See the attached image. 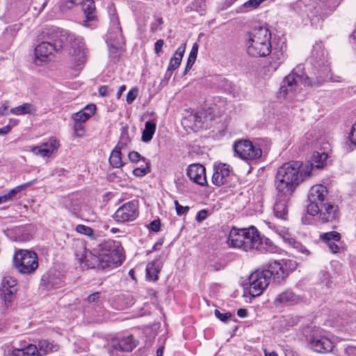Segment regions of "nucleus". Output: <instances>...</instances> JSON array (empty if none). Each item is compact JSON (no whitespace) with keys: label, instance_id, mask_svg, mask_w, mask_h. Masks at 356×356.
I'll use <instances>...</instances> for the list:
<instances>
[{"label":"nucleus","instance_id":"7","mask_svg":"<svg viewBox=\"0 0 356 356\" xmlns=\"http://www.w3.org/2000/svg\"><path fill=\"white\" fill-rule=\"evenodd\" d=\"M108 12L110 17V28L107 34L108 45L118 51L123 47L124 39L122 34L116 10L113 5L108 7Z\"/></svg>","mask_w":356,"mask_h":356},{"label":"nucleus","instance_id":"16","mask_svg":"<svg viewBox=\"0 0 356 356\" xmlns=\"http://www.w3.org/2000/svg\"><path fill=\"white\" fill-rule=\"evenodd\" d=\"M138 216V205L135 202H128L122 205L114 214V218L118 222L133 221Z\"/></svg>","mask_w":356,"mask_h":356},{"label":"nucleus","instance_id":"58","mask_svg":"<svg viewBox=\"0 0 356 356\" xmlns=\"http://www.w3.org/2000/svg\"><path fill=\"white\" fill-rule=\"evenodd\" d=\"M303 6L304 7L305 6V4L304 1H298L296 3L294 4L293 9L297 13H302V12H304V10L302 9Z\"/></svg>","mask_w":356,"mask_h":356},{"label":"nucleus","instance_id":"30","mask_svg":"<svg viewBox=\"0 0 356 356\" xmlns=\"http://www.w3.org/2000/svg\"><path fill=\"white\" fill-rule=\"evenodd\" d=\"M95 110L96 106L95 104L87 105L82 110L74 114V121L84 123L95 114Z\"/></svg>","mask_w":356,"mask_h":356},{"label":"nucleus","instance_id":"37","mask_svg":"<svg viewBox=\"0 0 356 356\" xmlns=\"http://www.w3.org/2000/svg\"><path fill=\"white\" fill-rule=\"evenodd\" d=\"M159 270V264L157 261L149 263L146 267L147 276L149 280L155 281L158 279Z\"/></svg>","mask_w":356,"mask_h":356},{"label":"nucleus","instance_id":"36","mask_svg":"<svg viewBox=\"0 0 356 356\" xmlns=\"http://www.w3.org/2000/svg\"><path fill=\"white\" fill-rule=\"evenodd\" d=\"M109 163L113 168H121L124 165V163L122 160L121 149L115 147L111 152L109 157Z\"/></svg>","mask_w":356,"mask_h":356},{"label":"nucleus","instance_id":"25","mask_svg":"<svg viewBox=\"0 0 356 356\" xmlns=\"http://www.w3.org/2000/svg\"><path fill=\"white\" fill-rule=\"evenodd\" d=\"M195 126L202 128H207L213 120V115L210 109L201 110L192 115Z\"/></svg>","mask_w":356,"mask_h":356},{"label":"nucleus","instance_id":"63","mask_svg":"<svg viewBox=\"0 0 356 356\" xmlns=\"http://www.w3.org/2000/svg\"><path fill=\"white\" fill-rule=\"evenodd\" d=\"M11 131V127L6 125L2 128H0V135L4 136L8 134Z\"/></svg>","mask_w":356,"mask_h":356},{"label":"nucleus","instance_id":"6","mask_svg":"<svg viewBox=\"0 0 356 356\" xmlns=\"http://www.w3.org/2000/svg\"><path fill=\"white\" fill-rule=\"evenodd\" d=\"M97 254H99L110 268L122 264L124 257L122 254V248L118 241H105L99 245Z\"/></svg>","mask_w":356,"mask_h":356},{"label":"nucleus","instance_id":"38","mask_svg":"<svg viewBox=\"0 0 356 356\" xmlns=\"http://www.w3.org/2000/svg\"><path fill=\"white\" fill-rule=\"evenodd\" d=\"M75 230L77 233L88 236L90 239H96V234L94 230L86 225H78L75 227Z\"/></svg>","mask_w":356,"mask_h":356},{"label":"nucleus","instance_id":"23","mask_svg":"<svg viewBox=\"0 0 356 356\" xmlns=\"http://www.w3.org/2000/svg\"><path fill=\"white\" fill-rule=\"evenodd\" d=\"M327 159V154L326 153L314 152L311 163L303 166L305 170H307V176L314 175L316 170L322 169L325 165Z\"/></svg>","mask_w":356,"mask_h":356},{"label":"nucleus","instance_id":"9","mask_svg":"<svg viewBox=\"0 0 356 356\" xmlns=\"http://www.w3.org/2000/svg\"><path fill=\"white\" fill-rule=\"evenodd\" d=\"M273 280V275L268 266L265 270H257L249 277V293L253 297L260 296L268 286L270 280Z\"/></svg>","mask_w":356,"mask_h":356},{"label":"nucleus","instance_id":"12","mask_svg":"<svg viewBox=\"0 0 356 356\" xmlns=\"http://www.w3.org/2000/svg\"><path fill=\"white\" fill-rule=\"evenodd\" d=\"M277 172L291 179V182L296 181L300 184L304 177L307 176V170H305L302 163L299 161H291L284 163L280 166Z\"/></svg>","mask_w":356,"mask_h":356},{"label":"nucleus","instance_id":"33","mask_svg":"<svg viewBox=\"0 0 356 356\" xmlns=\"http://www.w3.org/2000/svg\"><path fill=\"white\" fill-rule=\"evenodd\" d=\"M10 113L16 115L26 114L35 115L37 114V108L31 103H24L20 106L11 108L10 110Z\"/></svg>","mask_w":356,"mask_h":356},{"label":"nucleus","instance_id":"20","mask_svg":"<svg viewBox=\"0 0 356 356\" xmlns=\"http://www.w3.org/2000/svg\"><path fill=\"white\" fill-rule=\"evenodd\" d=\"M60 146L58 140L56 139H49L47 142L38 146H32L31 151L35 155H40L43 157H50L56 153Z\"/></svg>","mask_w":356,"mask_h":356},{"label":"nucleus","instance_id":"61","mask_svg":"<svg viewBox=\"0 0 356 356\" xmlns=\"http://www.w3.org/2000/svg\"><path fill=\"white\" fill-rule=\"evenodd\" d=\"M198 44L195 42L193 44L192 49L191 50L189 56L191 58H197V52H198Z\"/></svg>","mask_w":356,"mask_h":356},{"label":"nucleus","instance_id":"48","mask_svg":"<svg viewBox=\"0 0 356 356\" xmlns=\"http://www.w3.org/2000/svg\"><path fill=\"white\" fill-rule=\"evenodd\" d=\"M87 300L89 303H94L95 305H99L101 304V298H100V293L95 292L92 294H90Z\"/></svg>","mask_w":356,"mask_h":356},{"label":"nucleus","instance_id":"55","mask_svg":"<svg viewBox=\"0 0 356 356\" xmlns=\"http://www.w3.org/2000/svg\"><path fill=\"white\" fill-rule=\"evenodd\" d=\"M161 227V222L159 220H154L152 221L149 225V228L155 232H157L159 231Z\"/></svg>","mask_w":356,"mask_h":356},{"label":"nucleus","instance_id":"41","mask_svg":"<svg viewBox=\"0 0 356 356\" xmlns=\"http://www.w3.org/2000/svg\"><path fill=\"white\" fill-rule=\"evenodd\" d=\"M35 182V180H33V181H29V182H26L24 184H22V185H19L15 188H13V189H11L7 194V195L9 197V199L11 200L13 199V197L16 195L18 193H19L20 191H22V190L26 188L27 187L29 186H31L33 183Z\"/></svg>","mask_w":356,"mask_h":356},{"label":"nucleus","instance_id":"62","mask_svg":"<svg viewBox=\"0 0 356 356\" xmlns=\"http://www.w3.org/2000/svg\"><path fill=\"white\" fill-rule=\"evenodd\" d=\"M196 58H191L188 56L187 60V63L185 68V72H186L188 70H191L193 64L195 63Z\"/></svg>","mask_w":356,"mask_h":356},{"label":"nucleus","instance_id":"35","mask_svg":"<svg viewBox=\"0 0 356 356\" xmlns=\"http://www.w3.org/2000/svg\"><path fill=\"white\" fill-rule=\"evenodd\" d=\"M156 124L154 121H147L145 122V129L142 133L141 140L143 142L147 143L150 141L156 131Z\"/></svg>","mask_w":356,"mask_h":356},{"label":"nucleus","instance_id":"3","mask_svg":"<svg viewBox=\"0 0 356 356\" xmlns=\"http://www.w3.org/2000/svg\"><path fill=\"white\" fill-rule=\"evenodd\" d=\"M271 33L266 26L254 27L249 33L245 45L248 54L253 57H265L272 50Z\"/></svg>","mask_w":356,"mask_h":356},{"label":"nucleus","instance_id":"26","mask_svg":"<svg viewBox=\"0 0 356 356\" xmlns=\"http://www.w3.org/2000/svg\"><path fill=\"white\" fill-rule=\"evenodd\" d=\"M327 194V191L325 186L321 184L313 186L308 195V202H318L321 205H323Z\"/></svg>","mask_w":356,"mask_h":356},{"label":"nucleus","instance_id":"24","mask_svg":"<svg viewBox=\"0 0 356 356\" xmlns=\"http://www.w3.org/2000/svg\"><path fill=\"white\" fill-rule=\"evenodd\" d=\"M330 72V65L327 63H323V65L320 66V68L317 70L316 80H311L312 86H318L327 81H331L333 82L341 81V77L337 76L334 78Z\"/></svg>","mask_w":356,"mask_h":356},{"label":"nucleus","instance_id":"39","mask_svg":"<svg viewBox=\"0 0 356 356\" xmlns=\"http://www.w3.org/2000/svg\"><path fill=\"white\" fill-rule=\"evenodd\" d=\"M321 238L325 243L328 241H339L341 239V235L337 232H326L321 235Z\"/></svg>","mask_w":356,"mask_h":356},{"label":"nucleus","instance_id":"47","mask_svg":"<svg viewBox=\"0 0 356 356\" xmlns=\"http://www.w3.org/2000/svg\"><path fill=\"white\" fill-rule=\"evenodd\" d=\"M174 204L178 216L185 215L189 211L188 207L181 206L177 200H175Z\"/></svg>","mask_w":356,"mask_h":356},{"label":"nucleus","instance_id":"5","mask_svg":"<svg viewBox=\"0 0 356 356\" xmlns=\"http://www.w3.org/2000/svg\"><path fill=\"white\" fill-rule=\"evenodd\" d=\"M13 265L16 270L22 275H31L38 268V254L31 250L19 249L15 252Z\"/></svg>","mask_w":356,"mask_h":356},{"label":"nucleus","instance_id":"44","mask_svg":"<svg viewBox=\"0 0 356 356\" xmlns=\"http://www.w3.org/2000/svg\"><path fill=\"white\" fill-rule=\"evenodd\" d=\"M145 166H140L134 170L133 173L136 177H143L150 172L147 163L145 161Z\"/></svg>","mask_w":356,"mask_h":356},{"label":"nucleus","instance_id":"10","mask_svg":"<svg viewBox=\"0 0 356 356\" xmlns=\"http://www.w3.org/2000/svg\"><path fill=\"white\" fill-rule=\"evenodd\" d=\"M305 332L307 340L314 351L322 353L332 350V342L322 334V330L319 327H308Z\"/></svg>","mask_w":356,"mask_h":356},{"label":"nucleus","instance_id":"18","mask_svg":"<svg viewBox=\"0 0 356 356\" xmlns=\"http://www.w3.org/2000/svg\"><path fill=\"white\" fill-rule=\"evenodd\" d=\"M137 346L131 335L112 340L109 353L111 356H118V352H130Z\"/></svg>","mask_w":356,"mask_h":356},{"label":"nucleus","instance_id":"59","mask_svg":"<svg viewBox=\"0 0 356 356\" xmlns=\"http://www.w3.org/2000/svg\"><path fill=\"white\" fill-rule=\"evenodd\" d=\"M349 138L353 143L356 144V122L353 125Z\"/></svg>","mask_w":356,"mask_h":356},{"label":"nucleus","instance_id":"11","mask_svg":"<svg viewBox=\"0 0 356 356\" xmlns=\"http://www.w3.org/2000/svg\"><path fill=\"white\" fill-rule=\"evenodd\" d=\"M235 153L243 160L253 161L259 159L262 155L261 149L257 145L248 140L236 142L234 145Z\"/></svg>","mask_w":356,"mask_h":356},{"label":"nucleus","instance_id":"15","mask_svg":"<svg viewBox=\"0 0 356 356\" xmlns=\"http://www.w3.org/2000/svg\"><path fill=\"white\" fill-rule=\"evenodd\" d=\"M84 250H86L84 248ZM97 250H94L93 252L84 250V254L79 255L76 253V256L81 264H84L89 268H97V269H105L110 268L109 264L105 262V260L102 258L99 254L98 255Z\"/></svg>","mask_w":356,"mask_h":356},{"label":"nucleus","instance_id":"28","mask_svg":"<svg viewBox=\"0 0 356 356\" xmlns=\"http://www.w3.org/2000/svg\"><path fill=\"white\" fill-rule=\"evenodd\" d=\"M82 8L85 15L86 19L83 22V25L89 27L90 25L88 24L90 22L96 20L95 15V5L92 0H83Z\"/></svg>","mask_w":356,"mask_h":356},{"label":"nucleus","instance_id":"51","mask_svg":"<svg viewBox=\"0 0 356 356\" xmlns=\"http://www.w3.org/2000/svg\"><path fill=\"white\" fill-rule=\"evenodd\" d=\"M215 316L220 321L225 322L232 316V314L230 312L221 313L219 310L216 309Z\"/></svg>","mask_w":356,"mask_h":356},{"label":"nucleus","instance_id":"45","mask_svg":"<svg viewBox=\"0 0 356 356\" xmlns=\"http://www.w3.org/2000/svg\"><path fill=\"white\" fill-rule=\"evenodd\" d=\"M74 131L75 134L81 137L84 135L85 133V129L83 126V123L75 122L74 123Z\"/></svg>","mask_w":356,"mask_h":356},{"label":"nucleus","instance_id":"2","mask_svg":"<svg viewBox=\"0 0 356 356\" xmlns=\"http://www.w3.org/2000/svg\"><path fill=\"white\" fill-rule=\"evenodd\" d=\"M227 243L229 247L242 249L244 251L257 250L261 252H273L274 248L264 243L257 229L253 226L249 228H232Z\"/></svg>","mask_w":356,"mask_h":356},{"label":"nucleus","instance_id":"13","mask_svg":"<svg viewBox=\"0 0 356 356\" xmlns=\"http://www.w3.org/2000/svg\"><path fill=\"white\" fill-rule=\"evenodd\" d=\"M269 268L273 275V281L281 283L291 272L296 268L297 264L293 260L282 259L273 261L269 264Z\"/></svg>","mask_w":356,"mask_h":356},{"label":"nucleus","instance_id":"42","mask_svg":"<svg viewBox=\"0 0 356 356\" xmlns=\"http://www.w3.org/2000/svg\"><path fill=\"white\" fill-rule=\"evenodd\" d=\"M42 281H44L47 288L57 287L60 285L61 282L60 279L56 278L51 275H48L47 277L44 276L42 278Z\"/></svg>","mask_w":356,"mask_h":356},{"label":"nucleus","instance_id":"57","mask_svg":"<svg viewBox=\"0 0 356 356\" xmlns=\"http://www.w3.org/2000/svg\"><path fill=\"white\" fill-rule=\"evenodd\" d=\"M336 241H328V243H327V247L329 248L330 250L332 252V253H337L339 250V247L338 246V245H337L335 243Z\"/></svg>","mask_w":356,"mask_h":356},{"label":"nucleus","instance_id":"27","mask_svg":"<svg viewBox=\"0 0 356 356\" xmlns=\"http://www.w3.org/2000/svg\"><path fill=\"white\" fill-rule=\"evenodd\" d=\"M290 198L291 197H284L277 194V200L274 205V213L277 218H286L288 213V203Z\"/></svg>","mask_w":356,"mask_h":356},{"label":"nucleus","instance_id":"52","mask_svg":"<svg viewBox=\"0 0 356 356\" xmlns=\"http://www.w3.org/2000/svg\"><path fill=\"white\" fill-rule=\"evenodd\" d=\"M113 90L110 89L107 86H102L99 88V94L102 97H107L110 95Z\"/></svg>","mask_w":356,"mask_h":356},{"label":"nucleus","instance_id":"14","mask_svg":"<svg viewBox=\"0 0 356 356\" xmlns=\"http://www.w3.org/2000/svg\"><path fill=\"white\" fill-rule=\"evenodd\" d=\"M17 280L9 275L3 277L1 281L0 295L6 307H8L15 299L17 291Z\"/></svg>","mask_w":356,"mask_h":356},{"label":"nucleus","instance_id":"32","mask_svg":"<svg viewBox=\"0 0 356 356\" xmlns=\"http://www.w3.org/2000/svg\"><path fill=\"white\" fill-rule=\"evenodd\" d=\"M297 300V296L293 292L290 290H286L276 297L274 300V304L276 306L286 304H294Z\"/></svg>","mask_w":356,"mask_h":356},{"label":"nucleus","instance_id":"50","mask_svg":"<svg viewBox=\"0 0 356 356\" xmlns=\"http://www.w3.org/2000/svg\"><path fill=\"white\" fill-rule=\"evenodd\" d=\"M129 159L131 162H138L143 160L145 162L146 159L141 156V155L137 152H131L129 153Z\"/></svg>","mask_w":356,"mask_h":356},{"label":"nucleus","instance_id":"56","mask_svg":"<svg viewBox=\"0 0 356 356\" xmlns=\"http://www.w3.org/2000/svg\"><path fill=\"white\" fill-rule=\"evenodd\" d=\"M207 211L204 209H202L197 212L195 218L198 222H201V221L205 220L207 218Z\"/></svg>","mask_w":356,"mask_h":356},{"label":"nucleus","instance_id":"29","mask_svg":"<svg viewBox=\"0 0 356 356\" xmlns=\"http://www.w3.org/2000/svg\"><path fill=\"white\" fill-rule=\"evenodd\" d=\"M320 216L325 222L332 221L337 217V207L330 204L323 203L321 205Z\"/></svg>","mask_w":356,"mask_h":356},{"label":"nucleus","instance_id":"54","mask_svg":"<svg viewBox=\"0 0 356 356\" xmlns=\"http://www.w3.org/2000/svg\"><path fill=\"white\" fill-rule=\"evenodd\" d=\"M164 41L163 40H158L154 44V51L155 54L158 56L162 52V47L163 46Z\"/></svg>","mask_w":356,"mask_h":356},{"label":"nucleus","instance_id":"60","mask_svg":"<svg viewBox=\"0 0 356 356\" xmlns=\"http://www.w3.org/2000/svg\"><path fill=\"white\" fill-rule=\"evenodd\" d=\"M286 321L289 326H293L298 323L300 318L298 316H289Z\"/></svg>","mask_w":356,"mask_h":356},{"label":"nucleus","instance_id":"53","mask_svg":"<svg viewBox=\"0 0 356 356\" xmlns=\"http://www.w3.org/2000/svg\"><path fill=\"white\" fill-rule=\"evenodd\" d=\"M10 107V103L8 102H6L3 104H2L0 106V115L1 116H6L10 113V111H8V108Z\"/></svg>","mask_w":356,"mask_h":356},{"label":"nucleus","instance_id":"46","mask_svg":"<svg viewBox=\"0 0 356 356\" xmlns=\"http://www.w3.org/2000/svg\"><path fill=\"white\" fill-rule=\"evenodd\" d=\"M131 142V140L127 134H122L120 137V140L118 142L116 147L120 149H123L126 145H127Z\"/></svg>","mask_w":356,"mask_h":356},{"label":"nucleus","instance_id":"31","mask_svg":"<svg viewBox=\"0 0 356 356\" xmlns=\"http://www.w3.org/2000/svg\"><path fill=\"white\" fill-rule=\"evenodd\" d=\"M186 49V44H182L180 45L177 51H175L174 56L170 58L169 65L168 67V71L166 74L172 71L177 69L181 62L182 58L184 56V52Z\"/></svg>","mask_w":356,"mask_h":356},{"label":"nucleus","instance_id":"22","mask_svg":"<svg viewBox=\"0 0 356 356\" xmlns=\"http://www.w3.org/2000/svg\"><path fill=\"white\" fill-rule=\"evenodd\" d=\"M275 232L281 238L282 240L289 244V245L299 249L300 252L306 254L307 255L309 254V251L307 250L305 247H303L300 243L297 242L295 238L291 236V234L289 232L288 229L284 227L280 226H275L274 227Z\"/></svg>","mask_w":356,"mask_h":356},{"label":"nucleus","instance_id":"64","mask_svg":"<svg viewBox=\"0 0 356 356\" xmlns=\"http://www.w3.org/2000/svg\"><path fill=\"white\" fill-rule=\"evenodd\" d=\"M346 353L348 355H356V348L352 347V346H349V347L346 348Z\"/></svg>","mask_w":356,"mask_h":356},{"label":"nucleus","instance_id":"21","mask_svg":"<svg viewBox=\"0 0 356 356\" xmlns=\"http://www.w3.org/2000/svg\"><path fill=\"white\" fill-rule=\"evenodd\" d=\"M187 176L198 185L207 184L205 168L201 164H191L187 168Z\"/></svg>","mask_w":356,"mask_h":356},{"label":"nucleus","instance_id":"43","mask_svg":"<svg viewBox=\"0 0 356 356\" xmlns=\"http://www.w3.org/2000/svg\"><path fill=\"white\" fill-rule=\"evenodd\" d=\"M321 205L318 202H309L307 205V213L311 216H315L321 213Z\"/></svg>","mask_w":356,"mask_h":356},{"label":"nucleus","instance_id":"40","mask_svg":"<svg viewBox=\"0 0 356 356\" xmlns=\"http://www.w3.org/2000/svg\"><path fill=\"white\" fill-rule=\"evenodd\" d=\"M83 0H62L60 1V9L62 10H70L74 7L81 5Z\"/></svg>","mask_w":356,"mask_h":356},{"label":"nucleus","instance_id":"34","mask_svg":"<svg viewBox=\"0 0 356 356\" xmlns=\"http://www.w3.org/2000/svg\"><path fill=\"white\" fill-rule=\"evenodd\" d=\"M285 51L286 45L284 46L282 44L280 50L275 49L273 52L270 56L271 60L270 61V65L272 68L276 70L278 66L286 58Z\"/></svg>","mask_w":356,"mask_h":356},{"label":"nucleus","instance_id":"49","mask_svg":"<svg viewBox=\"0 0 356 356\" xmlns=\"http://www.w3.org/2000/svg\"><path fill=\"white\" fill-rule=\"evenodd\" d=\"M138 89L136 88H132L129 91L127 95V102L128 104H131L136 98L138 95Z\"/></svg>","mask_w":356,"mask_h":356},{"label":"nucleus","instance_id":"17","mask_svg":"<svg viewBox=\"0 0 356 356\" xmlns=\"http://www.w3.org/2000/svg\"><path fill=\"white\" fill-rule=\"evenodd\" d=\"M290 179L277 172L275 186L278 195L291 197L293 193L300 184L293 181L291 182Z\"/></svg>","mask_w":356,"mask_h":356},{"label":"nucleus","instance_id":"8","mask_svg":"<svg viewBox=\"0 0 356 356\" xmlns=\"http://www.w3.org/2000/svg\"><path fill=\"white\" fill-rule=\"evenodd\" d=\"M57 344L42 339L38 341V346L29 344L22 348H14L12 350V356H42L48 353L57 351Z\"/></svg>","mask_w":356,"mask_h":356},{"label":"nucleus","instance_id":"4","mask_svg":"<svg viewBox=\"0 0 356 356\" xmlns=\"http://www.w3.org/2000/svg\"><path fill=\"white\" fill-rule=\"evenodd\" d=\"M302 67H298L285 76L280 87V94L284 97H291L299 93L306 86H312L310 79L301 71Z\"/></svg>","mask_w":356,"mask_h":356},{"label":"nucleus","instance_id":"19","mask_svg":"<svg viewBox=\"0 0 356 356\" xmlns=\"http://www.w3.org/2000/svg\"><path fill=\"white\" fill-rule=\"evenodd\" d=\"M231 176L230 166L226 163H219L213 165L212 183L216 186L227 185Z\"/></svg>","mask_w":356,"mask_h":356},{"label":"nucleus","instance_id":"1","mask_svg":"<svg viewBox=\"0 0 356 356\" xmlns=\"http://www.w3.org/2000/svg\"><path fill=\"white\" fill-rule=\"evenodd\" d=\"M40 43L35 48V63L44 61L54 51L63 49L64 43L70 45V65L76 71L83 69L88 57V49L83 39L57 27L45 28L38 36Z\"/></svg>","mask_w":356,"mask_h":356}]
</instances>
